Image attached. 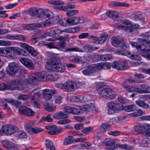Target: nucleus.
I'll list each match as a JSON object with an SVG mask.
<instances>
[{"label":"nucleus","mask_w":150,"mask_h":150,"mask_svg":"<svg viewBox=\"0 0 150 150\" xmlns=\"http://www.w3.org/2000/svg\"><path fill=\"white\" fill-rule=\"evenodd\" d=\"M28 77V80L18 79L17 81H13V83L19 90H22L26 88L29 84L34 85L36 84L37 81L45 80L46 75L44 72H42L30 75Z\"/></svg>","instance_id":"f257e3e1"},{"label":"nucleus","mask_w":150,"mask_h":150,"mask_svg":"<svg viewBox=\"0 0 150 150\" xmlns=\"http://www.w3.org/2000/svg\"><path fill=\"white\" fill-rule=\"evenodd\" d=\"M138 40V42H131V45L135 47L143 57L150 60V49L147 48L148 45H150V41L144 39Z\"/></svg>","instance_id":"f03ea898"},{"label":"nucleus","mask_w":150,"mask_h":150,"mask_svg":"<svg viewBox=\"0 0 150 150\" xmlns=\"http://www.w3.org/2000/svg\"><path fill=\"white\" fill-rule=\"evenodd\" d=\"M28 12L32 16H35L42 19H46L47 18L50 17V14L47 10L39 8H32L28 11Z\"/></svg>","instance_id":"7ed1b4c3"},{"label":"nucleus","mask_w":150,"mask_h":150,"mask_svg":"<svg viewBox=\"0 0 150 150\" xmlns=\"http://www.w3.org/2000/svg\"><path fill=\"white\" fill-rule=\"evenodd\" d=\"M97 91L100 96L106 99H113L116 96L115 93L111 89L106 88L104 86L99 87Z\"/></svg>","instance_id":"20e7f679"},{"label":"nucleus","mask_w":150,"mask_h":150,"mask_svg":"<svg viewBox=\"0 0 150 150\" xmlns=\"http://www.w3.org/2000/svg\"><path fill=\"white\" fill-rule=\"evenodd\" d=\"M121 23L122 24L124 25H116V27L118 29L126 31L127 32H132V30L125 25L135 29H137L139 27V25L138 24H133L131 21L127 20L122 21Z\"/></svg>","instance_id":"39448f33"},{"label":"nucleus","mask_w":150,"mask_h":150,"mask_svg":"<svg viewBox=\"0 0 150 150\" xmlns=\"http://www.w3.org/2000/svg\"><path fill=\"white\" fill-rule=\"evenodd\" d=\"M68 35H66L64 36H59L57 40H59V42L53 41L51 43L49 44V47L50 48H57V46L62 49H64L66 46V43L65 40L67 39Z\"/></svg>","instance_id":"423d86ee"},{"label":"nucleus","mask_w":150,"mask_h":150,"mask_svg":"<svg viewBox=\"0 0 150 150\" xmlns=\"http://www.w3.org/2000/svg\"><path fill=\"white\" fill-rule=\"evenodd\" d=\"M19 64L17 62H13L10 63L6 68V73L8 75H15L20 69Z\"/></svg>","instance_id":"0eeeda50"},{"label":"nucleus","mask_w":150,"mask_h":150,"mask_svg":"<svg viewBox=\"0 0 150 150\" xmlns=\"http://www.w3.org/2000/svg\"><path fill=\"white\" fill-rule=\"evenodd\" d=\"M18 130V128L16 126L6 125L1 128L0 130V134L2 135L5 134L10 135L16 133Z\"/></svg>","instance_id":"6e6552de"},{"label":"nucleus","mask_w":150,"mask_h":150,"mask_svg":"<svg viewBox=\"0 0 150 150\" xmlns=\"http://www.w3.org/2000/svg\"><path fill=\"white\" fill-rule=\"evenodd\" d=\"M107 105L108 108V113L109 115L118 112L122 108V105L113 102L108 103Z\"/></svg>","instance_id":"1a4fd4ad"},{"label":"nucleus","mask_w":150,"mask_h":150,"mask_svg":"<svg viewBox=\"0 0 150 150\" xmlns=\"http://www.w3.org/2000/svg\"><path fill=\"white\" fill-rule=\"evenodd\" d=\"M83 50H82L77 47H71L67 49V51L83 52H84V51L91 52L94 51L93 47L90 45H85L83 47Z\"/></svg>","instance_id":"9d476101"},{"label":"nucleus","mask_w":150,"mask_h":150,"mask_svg":"<svg viewBox=\"0 0 150 150\" xmlns=\"http://www.w3.org/2000/svg\"><path fill=\"white\" fill-rule=\"evenodd\" d=\"M64 85L65 89L69 92H73L80 86L79 83L71 81L66 82Z\"/></svg>","instance_id":"9b49d317"},{"label":"nucleus","mask_w":150,"mask_h":150,"mask_svg":"<svg viewBox=\"0 0 150 150\" xmlns=\"http://www.w3.org/2000/svg\"><path fill=\"white\" fill-rule=\"evenodd\" d=\"M127 65V64L125 61L123 63H120L118 61H114L111 64L112 68L120 71L126 69Z\"/></svg>","instance_id":"f8f14e48"},{"label":"nucleus","mask_w":150,"mask_h":150,"mask_svg":"<svg viewBox=\"0 0 150 150\" xmlns=\"http://www.w3.org/2000/svg\"><path fill=\"white\" fill-rule=\"evenodd\" d=\"M60 62H61V60L58 58L56 57H52L47 62L48 69L51 70L53 67H55Z\"/></svg>","instance_id":"ddd939ff"},{"label":"nucleus","mask_w":150,"mask_h":150,"mask_svg":"<svg viewBox=\"0 0 150 150\" xmlns=\"http://www.w3.org/2000/svg\"><path fill=\"white\" fill-rule=\"evenodd\" d=\"M146 129V125L141 124L135 125L133 128V131L139 134L145 132Z\"/></svg>","instance_id":"4468645a"},{"label":"nucleus","mask_w":150,"mask_h":150,"mask_svg":"<svg viewBox=\"0 0 150 150\" xmlns=\"http://www.w3.org/2000/svg\"><path fill=\"white\" fill-rule=\"evenodd\" d=\"M21 62L27 68L30 69H33L34 68L33 63L32 61L25 58H23L21 59Z\"/></svg>","instance_id":"2eb2a0df"},{"label":"nucleus","mask_w":150,"mask_h":150,"mask_svg":"<svg viewBox=\"0 0 150 150\" xmlns=\"http://www.w3.org/2000/svg\"><path fill=\"white\" fill-rule=\"evenodd\" d=\"M103 143L108 149L114 150L115 149L114 142L110 138L105 139L103 142Z\"/></svg>","instance_id":"dca6fc26"},{"label":"nucleus","mask_w":150,"mask_h":150,"mask_svg":"<svg viewBox=\"0 0 150 150\" xmlns=\"http://www.w3.org/2000/svg\"><path fill=\"white\" fill-rule=\"evenodd\" d=\"M19 112L21 114H24L26 115L30 116L34 115V112L31 109L25 106L22 107L19 109Z\"/></svg>","instance_id":"f3484780"},{"label":"nucleus","mask_w":150,"mask_h":150,"mask_svg":"<svg viewBox=\"0 0 150 150\" xmlns=\"http://www.w3.org/2000/svg\"><path fill=\"white\" fill-rule=\"evenodd\" d=\"M141 88H138V93H150V86L145 84H141Z\"/></svg>","instance_id":"a211bd4d"},{"label":"nucleus","mask_w":150,"mask_h":150,"mask_svg":"<svg viewBox=\"0 0 150 150\" xmlns=\"http://www.w3.org/2000/svg\"><path fill=\"white\" fill-rule=\"evenodd\" d=\"M83 111L87 112H92L93 111H96V107L93 103L88 104L84 105L81 108Z\"/></svg>","instance_id":"6ab92c4d"},{"label":"nucleus","mask_w":150,"mask_h":150,"mask_svg":"<svg viewBox=\"0 0 150 150\" xmlns=\"http://www.w3.org/2000/svg\"><path fill=\"white\" fill-rule=\"evenodd\" d=\"M108 36V34L107 33H101L100 35L98 40L95 41L93 43L96 44H102L107 40Z\"/></svg>","instance_id":"aec40b11"},{"label":"nucleus","mask_w":150,"mask_h":150,"mask_svg":"<svg viewBox=\"0 0 150 150\" xmlns=\"http://www.w3.org/2000/svg\"><path fill=\"white\" fill-rule=\"evenodd\" d=\"M54 94V92L51 90L45 89L43 91V98L45 100H49L51 99L52 95Z\"/></svg>","instance_id":"412c9836"},{"label":"nucleus","mask_w":150,"mask_h":150,"mask_svg":"<svg viewBox=\"0 0 150 150\" xmlns=\"http://www.w3.org/2000/svg\"><path fill=\"white\" fill-rule=\"evenodd\" d=\"M51 70L57 72H63L65 70V67L64 65L60 62L53 67Z\"/></svg>","instance_id":"4be33fe9"},{"label":"nucleus","mask_w":150,"mask_h":150,"mask_svg":"<svg viewBox=\"0 0 150 150\" xmlns=\"http://www.w3.org/2000/svg\"><path fill=\"white\" fill-rule=\"evenodd\" d=\"M68 117V114L66 113L64 111H60L53 115V118L54 119L58 120L63 119Z\"/></svg>","instance_id":"5701e85b"},{"label":"nucleus","mask_w":150,"mask_h":150,"mask_svg":"<svg viewBox=\"0 0 150 150\" xmlns=\"http://www.w3.org/2000/svg\"><path fill=\"white\" fill-rule=\"evenodd\" d=\"M2 144L7 149H16L17 146L12 142L7 141L4 140L2 141Z\"/></svg>","instance_id":"b1692460"},{"label":"nucleus","mask_w":150,"mask_h":150,"mask_svg":"<svg viewBox=\"0 0 150 150\" xmlns=\"http://www.w3.org/2000/svg\"><path fill=\"white\" fill-rule=\"evenodd\" d=\"M80 18L76 17H71L67 19L68 26L76 25L79 22Z\"/></svg>","instance_id":"393cba45"},{"label":"nucleus","mask_w":150,"mask_h":150,"mask_svg":"<svg viewBox=\"0 0 150 150\" xmlns=\"http://www.w3.org/2000/svg\"><path fill=\"white\" fill-rule=\"evenodd\" d=\"M15 80L13 81L12 82L11 85L10 86L9 85H6L4 83L1 84L0 83V90H11L12 89V86H14L13 90H15L16 89H18V88H17L15 86V85L13 84V82L15 81H17Z\"/></svg>","instance_id":"a878e982"},{"label":"nucleus","mask_w":150,"mask_h":150,"mask_svg":"<svg viewBox=\"0 0 150 150\" xmlns=\"http://www.w3.org/2000/svg\"><path fill=\"white\" fill-rule=\"evenodd\" d=\"M91 65L88 66L87 68L82 71L83 74L87 76L95 75V73L93 68H91Z\"/></svg>","instance_id":"bb28decb"},{"label":"nucleus","mask_w":150,"mask_h":150,"mask_svg":"<svg viewBox=\"0 0 150 150\" xmlns=\"http://www.w3.org/2000/svg\"><path fill=\"white\" fill-rule=\"evenodd\" d=\"M14 57L16 55L25 56V51L23 49L18 47H15Z\"/></svg>","instance_id":"cd10ccee"},{"label":"nucleus","mask_w":150,"mask_h":150,"mask_svg":"<svg viewBox=\"0 0 150 150\" xmlns=\"http://www.w3.org/2000/svg\"><path fill=\"white\" fill-rule=\"evenodd\" d=\"M106 15L110 18L113 19L117 18L118 16V13L115 11H109L106 12Z\"/></svg>","instance_id":"c85d7f7f"},{"label":"nucleus","mask_w":150,"mask_h":150,"mask_svg":"<svg viewBox=\"0 0 150 150\" xmlns=\"http://www.w3.org/2000/svg\"><path fill=\"white\" fill-rule=\"evenodd\" d=\"M45 110L48 112H53L56 109L55 106L51 103H46L45 104Z\"/></svg>","instance_id":"c756f323"},{"label":"nucleus","mask_w":150,"mask_h":150,"mask_svg":"<svg viewBox=\"0 0 150 150\" xmlns=\"http://www.w3.org/2000/svg\"><path fill=\"white\" fill-rule=\"evenodd\" d=\"M64 32L73 33L77 32L80 30L79 27H76L73 28H67L64 29Z\"/></svg>","instance_id":"7c9ffc66"},{"label":"nucleus","mask_w":150,"mask_h":150,"mask_svg":"<svg viewBox=\"0 0 150 150\" xmlns=\"http://www.w3.org/2000/svg\"><path fill=\"white\" fill-rule=\"evenodd\" d=\"M136 104L138 106L147 109L149 108V105L146 103L144 101L141 100H138L135 102Z\"/></svg>","instance_id":"2f4dec72"},{"label":"nucleus","mask_w":150,"mask_h":150,"mask_svg":"<svg viewBox=\"0 0 150 150\" xmlns=\"http://www.w3.org/2000/svg\"><path fill=\"white\" fill-rule=\"evenodd\" d=\"M103 63H98L96 64H93L91 65V68H93L95 73V74H97L98 73L96 71V70H100L103 69Z\"/></svg>","instance_id":"473e14b6"},{"label":"nucleus","mask_w":150,"mask_h":150,"mask_svg":"<svg viewBox=\"0 0 150 150\" xmlns=\"http://www.w3.org/2000/svg\"><path fill=\"white\" fill-rule=\"evenodd\" d=\"M124 88L128 91L130 92H136L138 93V88L132 86L126 85Z\"/></svg>","instance_id":"72a5a7b5"},{"label":"nucleus","mask_w":150,"mask_h":150,"mask_svg":"<svg viewBox=\"0 0 150 150\" xmlns=\"http://www.w3.org/2000/svg\"><path fill=\"white\" fill-rule=\"evenodd\" d=\"M110 127V125L106 123H103L100 126V129L101 132H105L109 129Z\"/></svg>","instance_id":"f704fd0d"},{"label":"nucleus","mask_w":150,"mask_h":150,"mask_svg":"<svg viewBox=\"0 0 150 150\" xmlns=\"http://www.w3.org/2000/svg\"><path fill=\"white\" fill-rule=\"evenodd\" d=\"M73 137L71 136H69L66 138L64 141V144L65 145H67L73 143Z\"/></svg>","instance_id":"c9c22d12"},{"label":"nucleus","mask_w":150,"mask_h":150,"mask_svg":"<svg viewBox=\"0 0 150 150\" xmlns=\"http://www.w3.org/2000/svg\"><path fill=\"white\" fill-rule=\"evenodd\" d=\"M115 149L117 148H124L127 149H131L132 148V147L129 146L127 144H117L115 145Z\"/></svg>","instance_id":"e433bc0d"},{"label":"nucleus","mask_w":150,"mask_h":150,"mask_svg":"<svg viewBox=\"0 0 150 150\" xmlns=\"http://www.w3.org/2000/svg\"><path fill=\"white\" fill-rule=\"evenodd\" d=\"M111 42L112 45L116 47H118L120 43L118 39L115 37H112L111 38Z\"/></svg>","instance_id":"4c0bfd02"},{"label":"nucleus","mask_w":150,"mask_h":150,"mask_svg":"<svg viewBox=\"0 0 150 150\" xmlns=\"http://www.w3.org/2000/svg\"><path fill=\"white\" fill-rule=\"evenodd\" d=\"M63 32H64V29L63 30H62L59 29H54L50 32L51 35L52 34L53 35H59Z\"/></svg>","instance_id":"58836bf2"},{"label":"nucleus","mask_w":150,"mask_h":150,"mask_svg":"<svg viewBox=\"0 0 150 150\" xmlns=\"http://www.w3.org/2000/svg\"><path fill=\"white\" fill-rule=\"evenodd\" d=\"M78 11L76 10H71L69 11L66 13V15L68 17H70L77 14L78 13Z\"/></svg>","instance_id":"ea45409f"},{"label":"nucleus","mask_w":150,"mask_h":150,"mask_svg":"<svg viewBox=\"0 0 150 150\" xmlns=\"http://www.w3.org/2000/svg\"><path fill=\"white\" fill-rule=\"evenodd\" d=\"M93 129L92 127H89L82 129L81 132L85 134H88L92 131Z\"/></svg>","instance_id":"a19ab883"},{"label":"nucleus","mask_w":150,"mask_h":150,"mask_svg":"<svg viewBox=\"0 0 150 150\" xmlns=\"http://www.w3.org/2000/svg\"><path fill=\"white\" fill-rule=\"evenodd\" d=\"M135 109V107L134 105L125 106L123 108V110L127 112L133 111Z\"/></svg>","instance_id":"79ce46f5"},{"label":"nucleus","mask_w":150,"mask_h":150,"mask_svg":"<svg viewBox=\"0 0 150 150\" xmlns=\"http://www.w3.org/2000/svg\"><path fill=\"white\" fill-rule=\"evenodd\" d=\"M59 25L63 26H67V19L66 20L64 19H60L59 17V20L58 22Z\"/></svg>","instance_id":"37998d69"},{"label":"nucleus","mask_w":150,"mask_h":150,"mask_svg":"<svg viewBox=\"0 0 150 150\" xmlns=\"http://www.w3.org/2000/svg\"><path fill=\"white\" fill-rule=\"evenodd\" d=\"M80 99H81L82 101L83 102H86L91 100L92 99V97L90 95H86L83 97L81 96Z\"/></svg>","instance_id":"c03bdc74"},{"label":"nucleus","mask_w":150,"mask_h":150,"mask_svg":"<svg viewBox=\"0 0 150 150\" xmlns=\"http://www.w3.org/2000/svg\"><path fill=\"white\" fill-rule=\"evenodd\" d=\"M143 114V112L140 109H138L134 113L130 114V115L133 117H137L142 115Z\"/></svg>","instance_id":"a18cd8bd"},{"label":"nucleus","mask_w":150,"mask_h":150,"mask_svg":"<svg viewBox=\"0 0 150 150\" xmlns=\"http://www.w3.org/2000/svg\"><path fill=\"white\" fill-rule=\"evenodd\" d=\"M143 114V112L140 109H138L134 113L130 114V115L133 117H137L142 115Z\"/></svg>","instance_id":"49530a36"},{"label":"nucleus","mask_w":150,"mask_h":150,"mask_svg":"<svg viewBox=\"0 0 150 150\" xmlns=\"http://www.w3.org/2000/svg\"><path fill=\"white\" fill-rule=\"evenodd\" d=\"M17 137L23 139L26 138L27 135L25 132L20 131L18 132Z\"/></svg>","instance_id":"de8ad7c7"},{"label":"nucleus","mask_w":150,"mask_h":150,"mask_svg":"<svg viewBox=\"0 0 150 150\" xmlns=\"http://www.w3.org/2000/svg\"><path fill=\"white\" fill-rule=\"evenodd\" d=\"M114 5L117 7H128L129 6V4L127 3L120 2H115L114 3Z\"/></svg>","instance_id":"09e8293b"},{"label":"nucleus","mask_w":150,"mask_h":150,"mask_svg":"<svg viewBox=\"0 0 150 150\" xmlns=\"http://www.w3.org/2000/svg\"><path fill=\"white\" fill-rule=\"evenodd\" d=\"M12 42L10 41L0 40V46H9L12 45Z\"/></svg>","instance_id":"8fccbe9b"},{"label":"nucleus","mask_w":150,"mask_h":150,"mask_svg":"<svg viewBox=\"0 0 150 150\" xmlns=\"http://www.w3.org/2000/svg\"><path fill=\"white\" fill-rule=\"evenodd\" d=\"M30 97L27 94H20L17 98L19 100H26L29 98Z\"/></svg>","instance_id":"3c124183"},{"label":"nucleus","mask_w":150,"mask_h":150,"mask_svg":"<svg viewBox=\"0 0 150 150\" xmlns=\"http://www.w3.org/2000/svg\"><path fill=\"white\" fill-rule=\"evenodd\" d=\"M49 3L51 4L55 5H64V2L63 1L56 0L50 1Z\"/></svg>","instance_id":"603ef678"},{"label":"nucleus","mask_w":150,"mask_h":150,"mask_svg":"<svg viewBox=\"0 0 150 150\" xmlns=\"http://www.w3.org/2000/svg\"><path fill=\"white\" fill-rule=\"evenodd\" d=\"M43 131V129L40 128L38 127H33L31 128V132H32L35 134H37Z\"/></svg>","instance_id":"864d4df0"},{"label":"nucleus","mask_w":150,"mask_h":150,"mask_svg":"<svg viewBox=\"0 0 150 150\" xmlns=\"http://www.w3.org/2000/svg\"><path fill=\"white\" fill-rule=\"evenodd\" d=\"M5 100L8 103H11L12 104L17 105L20 104V102L16 100H14L12 99H6L4 100Z\"/></svg>","instance_id":"5fc2aeb1"},{"label":"nucleus","mask_w":150,"mask_h":150,"mask_svg":"<svg viewBox=\"0 0 150 150\" xmlns=\"http://www.w3.org/2000/svg\"><path fill=\"white\" fill-rule=\"evenodd\" d=\"M45 145L48 149H50L54 146L53 144L52 141L49 139H47L46 140L45 142Z\"/></svg>","instance_id":"6e6d98bb"},{"label":"nucleus","mask_w":150,"mask_h":150,"mask_svg":"<svg viewBox=\"0 0 150 150\" xmlns=\"http://www.w3.org/2000/svg\"><path fill=\"white\" fill-rule=\"evenodd\" d=\"M114 120L117 123H121L123 122L125 120V117H120L119 116L115 117Z\"/></svg>","instance_id":"4d7b16f0"},{"label":"nucleus","mask_w":150,"mask_h":150,"mask_svg":"<svg viewBox=\"0 0 150 150\" xmlns=\"http://www.w3.org/2000/svg\"><path fill=\"white\" fill-rule=\"evenodd\" d=\"M50 115H48L46 117H42L41 120V122L46 121L47 122H50L52 121V119L50 117Z\"/></svg>","instance_id":"13d9d810"},{"label":"nucleus","mask_w":150,"mask_h":150,"mask_svg":"<svg viewBox=\"0 0 150 150\" xmlns=\"http://www.w3.org/2000/svg\"><path fill=\"white\" fill-rule=\"evenodd\" d=\"M73 107L66 106L64 108V112L67 114L71 113L72 114Z\"/></svg>","instance_id":"bf43d9fd"},{"label":"nucleus","mask_w":150,"mask_h":150,"mask_svg":"<svg viewBox=\"0 0 150 150\" xmlns=\"http://www.w3.org/2000/svg\"><path fill=\"white\" fill-rule=\"evenodd\" d=\"M33 123V122H32ZM32 122H29V123H26L25 124V127L26 130L29 132L31 133V128H33L31 125Z\"/></svg>","instance_id":"052dcab7"},{"label":"nucleus","mask_w":150,"mask_h":150,"mask_svg":"<svg viewBox=\"0 0 150 150\" xmlns=\"http://www.w3.org/2000/svg\"><path fill=\"white\" fill-rule=\"evenodd\" d=\"M63 98L61 96H58L55 98L54 101L57 104H60L62 101Z\"/></svg>","instance_id":"680f3d73"},{"label":"nucleus","mask_w":150,"mask_h":150,"mask_svg":"<svg viewBox=\"0 0 150 150\" xmlns=\"http://www.w3.org/2000/svg\"><path fill=\"white\" fill-rule=\"evenodd\" d=\"M16 40H19L23 41H25L26 40V38L25 35H16Z\"/></svg>","instance_id":"e2e57ef3"},{"label":"nucleus","mask_w":150,"mask_h":150,"mask_svg":"<svg viewBox=\"0 0 150 150\" xmlns=\"http://www.w3.org/2000/svg\"><path fill=\"white\" fill-rule=\"evenodd\" d=\"M71 121L69 119H66L63 120H60L58 121L57 123L59 125H65L70 123Z\"/></svg>","instance_id":"0e129e2a"},{"label":"nucleus","mask_w":150,"mask_h":150,"mask_svg":"<svg viewBox=\"0 0 150 150\" xmlns=\"http://www.w3.org/2000/svg\"><path fill=\"white\" fill-rule=\"evenodd\" d=\"M52 25L57 22L59 20L58 16L52 17L49 19Z\"/></svg>","instance_id":"69168bd1"},{"label":"nucleus","mask_w":150,"mask_h":150,"mask_svg":"<svg viewBox=\"0 0 150 150\" xmlns=\"http://www.w3.org/2000/svg\"><path fill=\"white\" fill-rule=\"evenodd\" d=\"M149 142L147 139H144L142 141L141 146L142 147H147L148 146Z\"/></svg>","instance_id":"338daca9"},{"label":"nucleus","mask_w":150,"mask_h":150,"mask_svg":"<svg viewBox=\"0 0 150 150\" xmlns=\"http://www.w3.org/2000/svg\"><path fill=\"white\" fill-rule=\"evenodd\" d=\"M146 136L150 137V125L148 124L146 125Z\"/></svg>","instance_id":"774afa93"}]
</instances>
